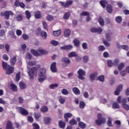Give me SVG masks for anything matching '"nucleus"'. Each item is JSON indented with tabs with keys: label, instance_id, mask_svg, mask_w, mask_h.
Instances as JSON below:
<instances>
[{
	"label": "nucleus",
	"instance_id": "nucleus-12",
	"mask_svg": "<svg viewBox=\"0 0 129 129\" xmlns=\"http://www.w3.org/2000/svg\"><path fill=\"white\" fill-rule=\"evenodd\" d=\"M90 31L92 32V33H101V32H102V29H101L100 27L98 28H92L90 29Z\"/></svg>",
	"mask_w": 129,
	"mask_h": 129
},
{
	"label": "nucleus",
	"instance_id": "nucleus-51",
	"mask_svg": "<svg viewBox=\"0 0 129 129\" xmlns=\"http://www.w3.org/2000/svg\"><path fill=\"white\" fill-rule=\"evenodd\" d=\"M25 15L26 16V18L29 20L31 18V13H30V11H26L25 12Z\"/></svg>",
	"mask_w": 129,
	"mask_h": 129
},
{
	"label": "nucleus",
	"instance_id": "nucleus-28",
	"mask_svg": "<svg viewBox=\"0 0 129 129\" xmlns=\"http://www.w3.org/2000/svg\"><path fill=\"white\" fill-rule=\"evenodd\" d=\"M23 19H24V17H23V15L18 14L17 15L16 20L18 22H21V21H23Z\"/></svg>",
	"mask_w": 129,
	"mask_h": 129
},
{
	"label": "nucleus",
	"instance_id": "nucleus-19",
	"mask_svg": "<svg viewBox=\"0 0 129 129\" xmlns=\"http://www.w3.org/2000/svg\"><path fill=\"white\" fill-rule=\"evenodd\" d=\"M6 129H15V127H13V123H12V121H8L7 122Z\"/></svg>",
	"mask_w": 129,
	"mask_h": 129
},
{
	"label": "nucleus",
	"instance_id": "nucleus-59",
	"mask_svg": "<svg viewBox=\"0 0 129 129\" xmlns=\"http://www.w3.org/2000/svg\"><path fill=\"white\" fill-rule=\"evenodd\" d=\"M82 47L84 50H86V49H88V45H87V43H83L82 44Z\"/></svg>",
	"mask_w": 129,
	"mask_h": 129
},
{
	"label": "nucleus",
	"instance_id": "nucleus-52",
	"mask_svg": "<svg viewBox=\"0 0 129 129\" xmlns=\"http://www.w3.org/2000/svg\"><path fill=\"white\" fill-rule=\"evenodd\" d=\"M61 93L63 95H67V94H68V90L66 89H62L61 90Z\"/></svg>",
	"mask_w": 129,
	"mask_h": 129
},
{
	"label": "nucleus",
	"instance_id": "nucleus-53",
	"mask_svg": "<svg viewBox=\"0 0 129 129\" xmlns=\"http://www.w3.org/2000/svg\"><path fill=\"white\" fill-rule=\"evenodd\" d=\"M107 65L108 67H112L113 66V62L110 60H107Z\"/></svg>",
	"mask_w": 129,
	"mask_h": 129
},
{
	"label": "nucleus",
	"instance_id": "nucleus-41",
	"mask_svg": "<svg viewBox=\"0 0 129 129\" xmlns=\"http://www.w3.org/2000/svg\"><path fill=\"white\" fill-rule=\"evenodd\" d=\"M115 21L116 23H118L119 24H120L122 21V18L120 16H117L115 18Z\"/></svg>",
	"mask_w": 129,
	"mask_h": 129
},
{
	"label": "nucleus",
	"instance_id": "nucleus-38",
	"mask_svg": "<svg viewBox=\"0 0 129 129\" xmlns=\"http://www.w3.org/2000/svg\"><path fill=\"white\" fill-rule=\"evenodd\" d=\"M40 111H42V112H43V113H45V112H47V111H48V107L43 106L40 108Z\"/></svg>",
	"mask_w": 129,
	"mask_h": 129
},
{
	"label": "nucleus",
	"instance_id": "nucleus-1",
	"mask_svg": "<svg viewBox=\"0 0 129 129\" xmlns=\"http://www.w3.org/2000/svg\"><path fill=\"white\" fill-rule=\"evenodd\" d=\"M38 81L39 82H43L44 80L47 79V76H46V69L41 68L39 71V73L38 74Z\"/></svg>",
	"mask_w": 129,
	"mask_h": 129
},
{
	"label": "nucleus",
	"instance_id": "nucleus-62",
	"mask_svg": "<svg viewBox=\"0 0 129 129\" xmlns=\"http://www.w3.org/2000/svg\"><path fill=\"white\" fill-rule=\"evenodd\" d=\"M5 49L7 52H10V45L9 44L7 43L5 44Z\"/></svg>",
	"mask_w": 129,
	"mask_h": 129
},
{
	"label": "nucleus",
	"instance_id": "nucleus-2",
	"mask_svg": "<svg viewBox=\"0 0 129 129\" xmlns=\"http://www.w3.org/2000/svg\"><path fill=\"white\" fill-rule=\"evenodd\" d=\"M28 73L30 77V79H34V75H35V74H37V68L35 67H32L31 68H29Z\"/></svg>",
	"mask_w": 129,
	"mask_h": 129
},
{
	"label": "nucleus",
	"instance_id": "nucleus-58",
	"mask_svg": "<svg viewBox=\"0 0 129 129\" xmlns=\"http://www.w3.org/2000/svg\"><path fill=\"white\" fill-rule=\"evenodd\" d=\"M28 65H29V66H35V65H36V63L35 62V61H29L28 62Z\"/></svg>",
	"mask_w": 129,
	"mask_h": 129
},
{
	"label": "nucleus",
	"instance_id": "nucleus-10",
	"mask_svg": "<svg viewBox=\"0 0 129 129\" xmlns=\"http://www.w3.org/2000/svg\"><path fill=\"white\" fill-rule=\"evenodd\" d=\"M123 86L122 84H120L117 88L116 90L115 91V95H119L120 92L122 90Z\"/></svg>",
	"mask_w": 129,
	"mask_h": 129
},
{
	"label": "nucleus",
	"instance_id": "nucleus-43",
	"mask_svg": "<svg viewBox=\"0 0 129 129\" xmlns=\"http://www.w3.org/2000/svg\"><path fill=\"white\" fill-rule=\"evenodd\" d=\"M59 85L58 84H52L49 86L50 89H54V88H57Z\"/></svg>",
	"mask_w": 129,
	"mask_h": 129
},
{
	"label": "nucleus",
	"instance_id": "nucleus-31",
	"mask_svg": "<svg viewBox=\"0 0 129 129\" xmlns=\"http://www.w3.org/2000/svg\"><path fill=\"white\" fill-rule=\"evenodd\" d=\"M72 90L74 93L76 94V95H78V94H80V91L77 87H74V88H73Z\"/></svg>",
	"mask_w": 129,
	"mask_h": 129
},
{
	"label": "nucleus",
	"instance_id": "nucleus-32",
	"mask_svg": "<svg viewBox=\"0 0 129 129\" xmlns=\"http://www.w3.org/2000/svg\"><path fill=\"white\" fill-rule=\"evenodd\" d=\"M106 39L107 41H110L111 40V33L109 32H106L105 34Z\"/></svg>",
	"mask_w": 129,
	"mask_h": 129
},
{
	"label": "nucleus",
	"instance_id": "nucleus-13",
	"mask_svg": "<svg viewBox=\"0 0 129 129\" xmlns=\"http://www.w3.org/2000/svg\"><path fill=\"white\" fill-rule=\"evenodd\" d=\"M73 48V46L71 45H65L63 46L60 47V50H66L67 51H70L71 49Z\"/></svg>",
	"mask_w": 129,
	"mask_h": 129
},
{
	"label": "nucleus",
	"instance_id": "nucleus-20",
	"mask_svg": "<svg viewBox=\"0 0 129 129\" xmlns=\"http://www.w3.org/2000/svg\"><path fill=\"white\" fill-rule=\"evenodd\" d=\"M34 13V17L36 19H41V18H42V13L40 11H37Z\"/></svg>",
	"mask_w": 129,
	"mask_h": 129
},
{
	"label": "nucleus",
	"instance_id": "nucleus-16",
	"mask_svg": "<svg viewBox=\"0 0 129 129\" xmlns=\"http://www.w3.org/2000/svg\"><path fill=\"white\" fill-rule=\"evenodd\" d=\"M10 88L12 90V91L14 92H17L18 91V87L15 84L12 83L10 84Z\"/></svg>",
	"mask_w": 129,
	"mask_h": 129
},
{
	"label": "nucleus",
	"instance_id": "nucleus-61",
	"mask_svg": "<svg viewBox=\"0 0 129 129\" xmlns=\"http://www.w3.org/2000/svg\"><path fill=\"white\" fill-rule=\"evenodd\" d=\"M20 1L19 0H15V2L14 3V6L15 7H20Z\"/></svg>",
	"mask_w": 129,
	"mask_h": 129
},
{
	"label": "nucleus",
	"instance_id": "nucleus-37",
	"mask_svg": "<svg viewBox=\"0 0 129 129\" xmlns=\"http://www.w3.org/2000/svg\"><path fill=\"white\" fill-rule=\"evenodd\" d=\"M41 116V113L39 112L34 113V117L35 119H37V120H38V119H39V118H40Z\"/></svg>",
	"mask_w": 129,
	"mask_h": 129
},
{
	"label": "nucleus",
	"instance_id": "nucleus-64",
	"mask_svg": "<svg viewBox=\"0 0 129 129\" xmlns=\"http://www.w3.org/2000/svg\"><path fill=\"white\" fill-rule=\"evenodd\" d=\"M120 48H121V49H123V50H128V46L127 45H121Z\"/></svg>",
	"mask_w": 129,
	"mask_h": 129
},
{
	"label": "nucleus",
	"instance_id": "nucleus-18",
	"mask_svg": "<svg viewBox=\"0 0 129 129\" xmlns=\"http://www.w3.org/2000/svg\"><path fill=\"white\" fill-rule=\"evenodd\" d=\"M71 34V31H70V29H66L64 31V36L66 38H68L70 36V35Z\"/></svg>",
	"mask_w": 129,
	"mask_h": 129
},
{
	"label": "nucleus",
	"instance_id": "nucleus-27",
	"mask_svg": "<svg viewBox=\"0 0 129 129\" xmlns=\"http://www.w3.org/2000/svg\"><path fill=\"white\" fill-rule=\"evenodd\" d=\"M78 55L76 54V52L73 51L71 52L68 54L69 58H72V57H77Z\"/></svg>",
	"mask_w": 129,
	"mask_h": 129
},
{
	"label": "nucleus",
	"instance_id": "nucleus-40",
	"mask_svg": "<svg viewBox=\"0 0 129 129\" xmlns=\"http://www.w3.org/2000/svg\"><path fill=\"white\" fill-rule=\"evenodd\" d=\"M98 22L100 26H104V20L101 17H99L98 19Z\"/></svg>",
	"mask_w": 129,
	"mask_h": 129
},
{
	"label": "nucleus",
	"instance_id": "nucleus-30",
	"mask_svg": "<svg viewBox=\"0 0 129 129\" xmlns=\"http://www.w3.org/2000/svg\"><path fill=\"white\" fill-rule=\"evenodd\" d=\"M73 42L74 44V46H75V47H79V46H80V41L78 39H74Z\"/></svg>",
	"mask_w": 129,
	"mask_h": 129
},
{
	"label": "nucleus",
	"instance_id": "nucleus-24",
	"mask_svg": "<svg viewBox=\"0 0 129 129\" xmlns=\"http://www.w3.org/2000/svg\"><path fill=\"white\" fill-rule=\"evenodd\" d=\"M40 36L43 38V39H47V32L44 30L41 31L40 33Z\"/></svg>",
	"mask_w": 129,
	"mask_h": 129
},
{
	"label": "nucleus",
	"instance_id": "nucleus-55",
	"mask_svg": "<svg viewBox=\"0 0 129 129\" xmlns=\"http://www.w3.org/2000/svg\"><path fill=\"white\" fill-rule=\"evenodd\" d=\"M119 62V60H118V59H115L114 60V61L113 62V66H116L117 65H118Z\"/></svg>",
	"mask_w": 129,
	"mask_h": 129
},
{
	"label": "nucleus",
	"instance_id": "nucleus-48",
	"mask_svg": "<svg viewBox=\"0 0 129 129\" xmlns=\"http://www.w3.org/2000/svg\"><path fill=\"white\" fill-rule=\"evenodd\" d=\"M98 80L101 82H104V76L102 75L98 77Z\"/></svg>",
	"mask_w": 129,
	"mask_h": 129
},
{
	"label": "nucleus",
	"instance_id": "nucleus-26",
	"mask_svg": "<svg viewBox=\"0 0 129 129\" xmlns=\"http://www.w3.org/2000/svg\"><path fill=\"white\" fill-rule=\"evenodd\" d=\"M53 35L54 37H59L61 35V30L53 31Z\"/></svg>",
	"mask_w": 129,
	"mask_h": 129
},
{
	"label": "nucleus",
	"instance_id": "nucleus-5",
	"mask_svg": "<svg viewBox=\"0 0 129 129\" xmlns=\"http://www.w3.org/2000/svg\"><path fill=\"white\" fill-rule=\"evenodd\" d=\"M61 62H63L64 64H62L63 67H67L68 64H70L71 61L68 57H62L61 58Z\"/></svg>",
	"mask_w": 129,
	"mask_h": 129
},
{
	"label": "nucleus",
	"instance_id": "nucleus-45",
	"mask_svg": "<svg viewBox=\"0 0 129 129\" xmlns=\"http://www.w3.org/2000/svg\"><path fill=\"white\" fill-rule=\"evenodd\" d=\"M124 68V63L123 62H122L118 64V69L119 71L121 70V69H123Z\"/></svg>",
	"mask_w": 129,
	"mask_h": 129
},
{
	"label": "nucleus",
	"instance_id": "nucleus-14",
	"mask_svg": "<svg viewBox=\"0 0 129 129\" xmlns=\"http://www.w3.org/2000/svg\"><path fill=\"white\" fill-rule=\"evenodd\" d=\"M6 70V74L10 75V74H12V73L14 72V68L12 67L11 66H8Z\"/></svg>",
	"mask_w": 129,
	"mask_h": 129
},
{
	"label": "nucleus",
	"instance_id": "nucleus-7",
	"mask_svg": "<svg viewBox=\"0 0 129 129\" xmlns=\"http://www.w3.org/2000/svg\"><path fill=\"white\" fill-rule=\"evenodd\" d=\"M57 63L53 62L50 66V70L52 73H56L57 72V67H56Z\"/></svg>",
	"mask_w": 129,
	"mask_h": 129
},
{
	"label": "nucleus",
	"instance_id": "nucleus-15",
	"mask_svg": "<svg viewBox=\"0 0 129 129\" xmlns=\"http://www.w3.org/2000/svg\"><path fill=\"white\" fill-rule=\"evenodd\" d=\"M58 126L60 128L64 129L65 126H66V122L63 121V120H60L58 122Z\"/></svg>",
	"mask_w": 129,
	"mask_h": 129
},
{
	"label": "nucleus",
	"instance_id": "nucleus-25",
	"mask_svg": "<svg viewBox=\"0 0 129 129\" xmlns=\"http://www.w3.org/2000/svg\"><path fill=\"white\" fill-rule=\"evenodd\" d=\"M58 99L59 102L60 103V104H64L66 101V99H65L62 96H59Z\"/></svg>",
	"mask_w": 129,
	"mask_h": 129
},
{
	"label": "nucleus",
	"instance_id": "nucleus-23",
	"mask_svg": "<svg viewBox=\"0 0 129 129\" xmlns=\"http://www.w3.org/2000/svg\"><path fill=\"white\" fill-rule=\"evenodd\" d=\"M71 15L70 12H66L63 16V20H68L70 18Z\"/></svg>",
	"mask_w": 129,
	"mask_h": 129
},
{
	"label": "nucleus",
	"instance_id": "nucleus-8",
	"mask_svg": "<svg viewBox=\"0 0 129 129\" xmlns=\"http://www.w3.org/2000/svg\"><path fill=\"white\" fill-rule=\"evenodd\" d=\"M117 101L118 103H122V105H123L126 103L127 100L125 98H123L121 100V96H119L117 99Z\"/></svg>",
	"mask_w": 129,
	"mask_h": 129
},
{
	"label": "nucleus",
	"instance_id": "nucleus-11",
	"mask_svg": "<svg viewBox=\"0 0 129 129\" xmlns=\"http://www.w3.org/2000/svg\"><path fill=\"white\" fill-rule=\"evenodd\" d=\"M63 117L64 118V121L68 122L69 120V118L72 117V114L69 112L66 113L63 115Z\"/></svg>",
	"mask_w": 129,
	"mask_h": 129
},
{
	"label": "nucleus",
	"instance_id": "nucleus-63",
	"mask_svg": "<svg viewBox=\"0 0 129 129\" xmlns=\"http://www.w3.org/2000/svg\"><path fill=\"white\" fill-rule=\"evenodd\" d=\"M81 15L82 16H86L88 17V16H89V12H83L81 13Z\"/></svg>",
	"mask_w": 129,
	"mask_h": 129
},
{
	"label": "nucleus",
	"instance_id": "nucleus-56",
	"mask_svg": "<svg viewBox=\"0 0 129 129\" xmlns=\"http://www.w3.org/2000/svg\"><path fill=\"white\" fill-rule=\"evenodd\" d=\"M27 120L29 122H33L34 121V118L32 116H29L27 118Z\"/></svg>",
	"mask_w": 129,
	"mask_h": 129
},
{
	"label": "nucleus",
	"instance_id": "nucleus-6",
	"mask_svg": "<svg viewBox=\"0 0 129 129\" xmlns=\"http://www.w3.org/2000/svg\"><path fill=\"white\" fill-rule=\"evenodd\" d=\"M19 108V112L22 114V115L26 116V115H28L29 114V112L26 109L22 107H20Z\"/></svg>",
	"mask_w": 129,
	"mask_h": 129
},
{
	"label": "nucleus",
	"instance_id": "nucleus-46",
	"mask_svg": "<svg viewBox=\"0 0 129 129\" xmlns=\"http://www.w3.org/2000/svg\"><path fill=\"white\" fill-rule=\"evenodd\" d=\"M86 74V73H85V71L81 70V80H84L85 79V78L83 76H85Z\"/></svg>",
	"mask_w": 129,
	"mask_h": 129
},
{
	"label": "nucleus",
	"instance_id": "nucleus-4",
	"mask_svg": "<svg viewBox=\"0 0 129 129\" xmlns=\"http://www.w3.org/2000/svg\"><path fill=\"white\" fill-rule=\"evenodd\" d=\"M96 123L97 125H101L102 123H105V119L101 118V114H98V119L96 120Z\"/></svg>",
	"mask_w": 129,
	"mask_h": 129
},
{
	"label": "nucleus",
	"instance_id": "nucleus-36",
	"mask_svg": "<svg viewBox=\"0 0 129 129\" xmlns=\"http://www.w3.org/2000/svg\"><path fill=\"white\" fill-rule=\"evenodd\" d=\"M69 123L71 124V125H75V124H77V121H76V120L75 119H72V120H70Z\"/></svg>",
	"mask_w": 129,
	"mask_h": 129
},
{
	"label": "nucleus",
	"instance_id": "nucleus-34",
	"mask_svg": "<svg viewBox=\"0 0 129 129\" xmlns=\"http://www.w3.org/2000/svg\"><path fill=\"white\" fill-rule=\"evenodd\" d=\"M100 4L104 9L106 5H107V2L105 0H102L100 2Z\"/></svg>",
	"mask_w": 129,
	"mask_h": 129
},
{
	"label": "nucleus",
	"instance_id": "nucleus-3",
	"mask_svg": "<svg viewBox=\"0 0 129 129\" xmlns=\"http://www.w3.org/2000/svg\"><path fill=\"white\" fill-rule=\"evenodd\" d=\"M60 4V6L63 7L64 9H67L70 7L73 4V1L72 0H67L66 2H59Z\"/></svg>",
	"mask_w": 129,
	"mask_h": 129
},
{
	"label": "nucleus",
	"instance_id": "nucleus-44",
	"mask_svg": "<svg viewBox=\"0 0 129 129\" xmlns=\"http://www.w3.org/2000/svg\"><path fill=\"white\" fill-rule=\"evenodd\" d=\"M16 81H17V82L20 81V79H21V72H19V73H18L16 74Z\"/></svg>",
	"mask_w": 129,
	"mask_h": 129
},
{
	"label": "nucleus",
	"instance_id": "nucleus-57",
	"mask_svg": "<svg viewBox=\"0 0 129 129\" xmlns=\"http://www.w3.org/2000/svg\"><path fill=\"white\" fill-rule=\"evenodd\" d=\"M122 107L124 108L126 110H129V105L126 104H124L122 105Z\"/></svg>",
	"mask_w": 129,
	"mask_h": 129
},
{
	"label": "nucleus",
	"instance_id": "nucleus-42",
	"mask_svg": "<svg viewBox=\"0 0 129 129\" xmlns=\"http://www.w3.org/2000/svg\"><path fill=\"white\" fill-rule=\"evenodd\" d=\"M107 11L108 13H112V6L108 5L107 6Z\"/></svg>",
	"mask_w": 129,
	"mask_h": 129
},
{
	"label": "nucleus",
	"instance_id": "nucleus-60",
	"mask_svg": "<svg viewBox=\"0 0 129 129\" xmlns=\"http://www.w3.org/2000/svg\"><path fill=\"white\" fill-rule=\"evenodd\" d=\"M47 19L48 21H53V20L54 19V18L53 17V16L48 15L47 16Z\"/></svg>",
	"mask_w": 129,
	"mask_h": 129
},
{
	"label": "nucleus",
	"instance_id": "nucleus-9",
	"mask_svg": "<svg viewBox=\"0 0 129 129\" xmlns=\"http://www.w3.org/2000/svg\"><path fill=\"white\" fill-rule=\"evenodd\" d=\"M6 20L10 19V16H14V13L12 11H6L4 14Z\"/></svg>",
	"mask_w": 129,
	"mask_h": 129
},
{
	"label": "nucleus",
	"instance_id": "nucleus-39",
	"mask_svg": "<svg viewBox=\"0 0 129 129\" xmlns=\"http://www.w3.org/2000/svg\"><path fill=\"white\" fill-rule=\"evenodd\" d=\"M9 66V65L8 64V63H7L4 61H2V66H3V69H4V70H7V69L8 68Z\"/></svg>",
	"mask_w": 129,
	"mask_h": 129
},
{
	"label": "nucleus",
	"instance_id": "nucleus-49",
	"mask_svg": "<svg viewBox=\"0 0 129 129\" xmlns=\"http://www.w3.org/2000/svg\"><path fill=\"white\" fill-rule=\"evenodd\" d=\"M32 126L33 127V129H40V126L37 123H33Z\"/></svg>",
	"mask_w": 129,
	"mask_h": 129
},
{
	"label": "nucleus",
	"instance_id": "nucleus-33",
	"mask_svg": "<svg viewBox=\"0 0 129 129\" xmlns=\"http://www.w3.org/2000/svg\"><path fill=\"white\" fill-rule=\"evenodd\" d=\"M19 87L20 89H25L27 88V85L23 82H20L19 83Z\"/></svg>",
	"mask_w": 129,
	"mask_h": 129
},
{
	"label": "nucleus",
	"instance_id": "nucleus-17",
	"mask_svg": "<svg viewBox=\"0 0 129 129\" xmlns=\"http://www.w3.org/2000/svg\"><path fill=\"white\" fill-rule=\"evenodd\" d=\"M96 77H97V73H94L90 75V79L92 82L95 80Z\"/></svg>",
	"mask_w": 129,
	"mask_h": 129
},
{
	"label": "nucleus",
	"instance_id": "nucleus-35",
	"mask_svg": "<svg viewBox=\"0 0 129 129\" xmlns=\"http://www.w3.org/2000/svg\"><path fill=\"white\" fill-rule=\"evenodd\" d=\"M39 53H40V55H45L46 54H48V51L44 50V49H39L38 50Z\"/></svg>",
	"mask_w": 129,
	"mask_h": 129
},
{
	"label": "nucleus",
	"instance_id": "nucleus-50",
	"mask_svg": "<svg viewBox=\"0 0 129 129\" xmlns=\"http://www.w3.org/2000/svg\"><path fill=\"white\" fill-rule=\"evenodd\" d=\"M112 108L118 109L119 108V105H118L117 102H114L112 104Z\"/></svg>",
	"mask_w": 129,
	"mask_h": 129
},
{
	"label": "nucleus",
	"instance_id": "nucleus-22",
	"mask_svg": "<svg viewBox=\"0 0 129 129\" xmlns=\"http://www.w3.org/2000/svg\"><path fill=\"white\" fill-rule=\"evenodd\" d=\"M10 61L11 65H15L17 62V56H13V58H10Z\"/></svg>",
	"mask_w": 129,
	"mask_h": 129
},
{
	"label": "nucleus",
	"instance_id": "nucleus-54",
	"mask_svg": "<svg viewBox=\"0 0 129 129\" xmlns=\"http://www.w3.org/2000/svg\"><path fill=\"white\" fill-rule=\"evenodd\" d=\"M83 62H84V63H87V62H88V60H89V57H88V56H84L83 57Z\"/></svg>",
	"mask_w": 129,
	"mask_h": 129
},
{
	"label": "nucleus",
	"instance_id": "nucleus-29",
	"mask_svg": "<svg viewBox=\"0 0 129 129\" xmlns=\"http://www.w3.org/2000/svg\"><path fill=\"white\" fill-rule=\"evenodd\" d=\"M30 52L31 53L33 54V55L36 56V57H38V56H40V53H39L37 51L35 50L34 49H31L30 50Z\"/></svg>",
	"mask_w": 129,
	"mask_h": 129
},
{
	"label": "nucleus",
	"instance_id": "nucleus-21",
	"mask_svg": "<svg viewBox=\"0 0 129 129\" xmlns=\"http://www.w3.org/2000/svg\"><path fill=\"white\" fill-rule=\"evenodd\" d=\"M52 120V119L50 118L49 117H45L44 118V123L45 124H48V123H50L51 122V121Z\"/></svg>",
	"mask_w": 129,
	"mask_h": 129
},
{
	"label": "nucleus",
	"instance_id": "nucleus-47",
	"mask_svg": "<svg viewBox=\"0 0 129 129\" xmlns=\"http://www.w3.org/2000/svg\"><path fill=\"white\" fill-rule=\"evenodd\" d=\"M50 44H51L53 46H58V42L56 40H51L50 42Z\"/></svg>",
	"mask_w": 129,
	"mask_h": 129
}]
</instances>
